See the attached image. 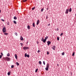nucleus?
Returning <instances> with one entry per match:
<instances>
[{
	"label": "nucleus",
	"mask_w": 76,
	"mask_h": 76,
	"mask_svg": "<svg viewBox=\"0 0 76 76\" xmlns=\"http://www.w3.org/2000/svg\"><path fill=\"white\" fill-rule=\"evenodd\" d=\"M3 60H4L5 61H9L10 60V58H9L8 57H4L3 58Z\"/></svg>",
	"instance_id": "nucleus-1"
},
{
	"label": "nucleus",
	"mask_w": 76,
	"mask_h": 76,
	"mask_svg": "<svg viewBox=\"0 0 76 76\" xmlns=\"http://www.w3.org/2000/svg\"><path fill=\"white\" fill-rule=\"evenodd\" d=\"M2 31H3V32L4 33L6 32V27H4L2 29Z\"/></svg>",
	"instance_id": "nucleus-2"
},
{
	"label": "nucleus",
	"mask_w": 76,
	"mask_h": 76,
	"mask_svg": "<svg viewBox=\"0 0 76 76\" xmlns=\"http://www.w3.org/2000/svg\"><path fill=\"white\" fill-rule=\"evenodd\" d=\"M29 48L28 47H23V49L24 50H27V49H29Z\"/></svg>",
	"instance_id": "nucleus-3"
},
{
	"label": "nucleus",
	"mask_w": 76,
	"mask_h": 76,
	"mask_svg": "<svg viewBox=\"0 0 76 76\" xmlns=\"http://www.w3.org/2000/svg\"><path fill=\"white\" fill-rule=\"evenodd\" d=\"M25 57H29V55H27L26 53L25 55Z\"/></svg>",
	"instance_id": "nucleus-4"
},
{
	"label": "nucleus",
	"mask_w": 76,
	"mask_h": 76,
	"mask_svg": "<svg viewBox=\"0 0 76 76\" xmlns=\"http://www.w3.org/2000/svg\"><path fill=\"white\" fill-rule=\"evenodd\" d=\"M52 48H53V50H55V49H56V46H53L52 47Z\"/></svg>",
	"instance_id": "nucleus-5"
},
{
	"label": "nucleus",
	"mask_w": 76,
	"mask_h": 76,
	"mask_svg": "<svg viewBox=\"0 0 76 76\" xmlns=\"http://www.w3.org/2000/svg\"><path fill=\"white\" fill-rule=\"evenodd\" d=\"M47 43H48V45H49L51 44V42H50V41H48L47 42Z\"/></svg>",
	"instance_id": "nucleus-6"
},
{
	"label": "nucleus",
	"mask_w": 76,
	"mask_h": 76,
	"mask_svg": "<svg viewBox=\"0 0 76 76\" xmlns=\"http://www.w3.org/2000/svg\"><path fill=\"white\" fill-rule=\"evenodd\" d=\"M68 12H69V9H66V11L65 12V13H66V14H67L68 13Z\"/></svg>",
	"instance_id": "nucleus-7"
},
{
	"label": "nucleus",
	"mask_w": 76,
	"mask_h": 76,
	"mask_svg": "<svg viewBox=\"0 0 76 76\" xmlns=\"http://www.w3.org/2000/svg\"><path fill=\"white\" fill-rule=\"evenodd\" d=\"M39 23V20H38L37 23V25H38Z\"/></svg>",
	"instance_id": "nucleus-8"
},
{
	"label": "nucleus",
	"mask_w": 76,
	"mask_h": 76,
	"mask_svg": "<svg viewBox=\"0 0 76 76\" xmlns=\"http://www.w3.org/2000/svg\"><path fill=\"white\" fill-rule=\"evenodd\" d=\"M15 58H16V59H18V56H17V54H15Z\"/></svg>",
	"instance_id": "nucleus-9"
},
{
	"label": "nucleus",
	"mask_w": 76,
	"mask_h": 76,
	"mask_svg": "<svg viewBox=\"0 0 76 76\" xmlns=\"http://www.w3.org/2000/svg\"><path fill=\"white\" fill-rule=\"evenodd\" d=\"M46 67L49 68V64H47L46 65Z\"/></svg>",
	"instance_id": "nucleus-10"
},
{
	"label": "nucleus",
	"mask_w": 76,
	"mask_h": 76,
	"mask_svg": "<svg viewBox=\"0 0 76 76\" xmlns=\"http://www.w3.org/2000/svg\"><path fill=\"white\" fill-rule=\"evenodd\" d=\"M20 39L22 41H23V37H22V36H21L20 37Z\"/></svg>",
	"instance_id": "nucleus-11"
},
{
	"label": "nucleus",
	"mask_w": 76,
	"mask_h": 76,
	"mask_svg": "<svg viewBox=\"0 0 76 76\" xmlns=\"http://www.w3.org/2000/svg\"><path fill=\"white\" fill-rule=\"evenodd\" d=\"M11 72H10H10H8V76H10V73H11Z\"/></svg>",
	"instance_id": "nucleus-12"
},
{
	"label": "nucleus",
	"mask_w": 76,
	"mask_h": 76,
	"mask_svg": "<svg viewBox=\"0 0 76 76\" xmlns=\"http://www.w3.org/2000/svg\"><path fill=\"white\" fill-rule=\"evenodd\" d=\"M42 41H43L44 43H45V41H46V40L45 39Z\"/></svg>",
	"instance_id": "nucleus-13"
},
{
	"label": "nucleus",
	"mask_w": 76,
	"mask_h": 76,
	"mask_svg": "<svg viewBox=\"0 0 76 76\" xmlns=\"http://www.w3.org/2000/svg\"><path fill=\"white\" fill-rule=\"evenodd\" d=\"M14 19L15 20H16L17 19V18L16 16H15L14 17Z\"/></svg>",
	"instance_id": "nucleus-14"
},
{
	"label": "nucleus",
	"mask_w": 76,
	"mask_h": 76,
	"mask_svg": "<svg viewBox=\"0 0 76 76\" xmlns=\"http://www.w3.org/2000/svg\"><path fill=\"white\" fill-rule=\"evenodd\" d=\"M27 28L28 29H30V26H28Z\"/></svg>",
	"instance_id": "nucleus-15"
},
{
	"label": "nucleus",
	"mask_w": 76,
	"mask_h": 76,
	"mask_svg": "<svg viewBox=\"0 0 76 76\" xmlns=\"http://www.w3.org/2000/svg\"><path fill=\"white\" fill-rule=\"evenodd\" d=\"M45 69L46 70V71H48V68H47L46 67V68H45Z\"/></svg>",
	"instance_id": "nucleus-16"
},
{
	"label": "nucleus",
	"mask_w": 76,
	"mask_h": 76,
	"mask_svg": "<svg viewBox=\"0 0 76 76\" xmlns=\"http://www.w3.org/2000/svg\"><path fill=\"white\" fill-rule=\"evenodd\" d=\"M39 63L40 64H42V62H41V61H39Z\"/></svg>",
	"instance_id": "nucleus-17"
},
{
	"label": "nucleus",
	"mask_w": 76,
	"mask_h": 76,
	"mask_svg": "<svg viewBox=\"0 0 76 76\" xmlns=\"http://www.w3.org/2000/svg\"><path fill=\"white\" fill-rule=\"evenodd\" d=\"M48 37L47 36L45 37V39L46 40V39H48Z\"/></svg>",
	"instance_id": "nucleus-18"
},
{
	"label": "nucleus",
	"mask_w": 76,
	"mask_h": 76,
	"mask_svg": "<svg viewBox=\"0 0 76 76\" xmlns=\"http://www.w3.org/2000/svg\"><path fill=\"white\" fill-rule=\"evenodd\" d=\"M7 57H9V56H10V54H9V53H8L7 55Z\"/></svg>",
	"instance_id": "nucleus-19"
},
{
	"label": "nucleus",
	"mask_w": 76,
	"mask_h": 76,
	"mask_svg": "<svg viewBox=\"0 0 76 76\" xmlns=\"http://www.w3.org/2000/svg\"><path fill=\"white\" fill-rule=\"evenodd\" d=\"M33 27H35V23H33Z\"/></svg>",
	"instance_id": "nucleus-20"
},
{
	"label": "nucleus",
	"mask_w": 76,
	"mask_h": 76,
	"mask_svg": "<svg viewBox=\"0 0 76 76\" xmlns=\"http://www.w3.org/2000/svg\"><path fill=\"white\" fill-rule=\"evenodd\" d=\"M4 34L5 35H7L8 34V33H4Z\"/></svg>",
	"instance_id": "nucleus-21"
},
{
	"label": "nucleus",
	"mask_w": 76,
	"mask_h": 76,
	"mask_svg": "<svg viewBox=\"0 0 76 76\" xmlns=\"http://www.w3.org/2000/svg\"><path fill=\"white\" fill-rule=\"evenodd\" d=\"M16 64L17 66H19V64L18 62H16Z\"/></svg>",
	"instance_id": "nucleus-22"
},
{
	"label": "nucleus",
	"mask_w": 76,
	"mask_h": 76,
	"mask_svg": "<svg viewBox=\"0 0 76 76\" xmlns=\"http://www.w3.org/2000/svg\"><path fill=\"white\" fill-rule=\"evenodd\" d=\"M71 11H72V8H70L69 10V12H71Z\"/></svg>",
	"instance_id": "nucleus-23"
},
{
	"label": "nucleus",
	"mask_w": 76,
	"mask_h": 76,
	"mask_svg": "<svg viewBox=\"0 0 76 76\" xmlns=\"http://www.w3.org/2000/svg\"><path fill=\"white\" fill-rule=\"evenodd\" d=\"M13 23H15V24H16V22L15 21H14Z\"/></svg>",
	"instance_id": "nucleus-24"
},
{
	"label": "nucleus",
	"mask_w": 76,
	"mask_h": 76,
	"mask_svg": "<svg viewBox=\"0 0 76 76\" xmlns=\"http://www.w3.org/2000/svg\"><path fill=\"white\" fill-rule=\"evenodd\" d=\"M61 54L62 55V56H64V52H63Z\"/></svg>",
	"instance_id": "nucleus-25"
},
{
	"label": "nucleus",
	"mask_w": 76,
	"mask_h": 76,
	"mask_svg": "<svg viewBox=\"0 0 76 76\" xmlns=\"http://www.w3.org/2000/svg\"><path fill=\"white\" fill-rule=\"evenodd\" d=\"M75 55V52H73L72 54V56H74Z\"/></svg>",
	"instance_id": "nucleus-26"
},
{
	"label": "nucleus",
	"mask_w": 76,
	"mask_h": 76,
	"mask_svg": "<svg viewBox=\"0 0 76 76\" xmlns=\"http://www.w3.org/2000/svg\"><path fill=\"white\" fill-rule=\"evenodd\" d=\"M44 40V37H42V39H41L42 41Z\"/></svg>",
	"instance_id": "nucleus-27"
},
{
	"label": "nucleus",
	"mask_w": 76,
	"mask_h": 76,
	"mask_svg": "<svg viewBox=\"0 0 76 76\" xmlns=\"http://www.w3.org/2000/svg\"><path fill=\"white\" fill-rule=\"evenodd\" d=\"M15 34L16 35V36H18V34H17V33L15 32Z\"/></svg>",
	"instance_id": "nucleus-28"
},
{
	"label": "nucleus",
	"mask_w": 76,
	"mask_h": 76,
	"mask_svg": "<svg viewBox=\"0 0 76 76\" xmlns=\"http://www.w3.org/2000/svg\"><path fill=\"white\" fill-rule=\"evenodd\" d=\"M38 69H36L35 70V72H37V71H38Z\"/></svg>",
	"instance_id": "nucleus-29"
},
{
	"label": "nucleus",
	"mask_w": 76,
	"mask_h": 76,
	"mask_svg": "<svg viewBox=\"0 0 76 76\" xmlns=\"http://www.w3.org/2000/svg\"><path fill=\"white\" fill-rule=\"evenodd\" d=\"M57 40H58V41L59 40V37H57Z\"/></svg>",
	"instance_id": "nucleus-30"
},
{
	"label": "nucleus",
	"mask_w": 76,
	"mask_h": 76,
	"mask_svg": "<svg viewBox=\"0 0 76 76\" xmlns=\"http://www.w3.org/2000/svg\"><path fill=\"white\" fill-rule=\"evenodd\" d=\"M43 64H44V65H45V61H43Z\"/></svg>",
	"instance_id": "nucleus-31"
},
{
	"label": "nucleus",
	"mask_w": 76,
	"mask_h": 76,
	"mask_svg": "<svg viewBox=\"0 0 76 76\" xmlns=\"http://www.w3.org/2000/svg\"><path fill=\"white\" fill-rule=\"evenodd\" d=\"M14 67V65H12L11 66V68H12Z\"/></svg>",
	"instance_id": "nucleus-32"
},
{
	"label": "nucleus",
	"mask_w": 76,
	"mask_h": 76,
	"mask_svg": "<svg viewBox=\"0 0 76 76\" xmlns=\"http://www.w3.org/2000/svg\"><path fill=\"white\" fill-rule=\"evenodd\" d=\"M27 0H23V2H25V1H26Z\"/></svg>",
	"instance_id": "nucleus-33"
},
{
	"label": "nucleus",
	"mask_w": 76,
	"mask_h": 76,
	"mask_svg": "<svg viewBox=\"0 0 76 76\" xmlns=\"http://www.w3.org/2000/svg\"><path fill=\"white\" fill-rule=\"evenodd\" d=\"M7 24L8 25H10L9 22H8L7 23Z\"/></svg>",
	"instance_id": "nucleus-34"
},
{
	"label": "nucleus",
	"mask_w": 76,
	"mask_h": 76,
	"mask_svg": "<svg viewBox=\"0 0 76 76\" xmlns=\"http://www.w3.org/2000/svg\"><path fill=\"white\" fill-rule=\"evenodd\" d=\"M43 10H44V9L42 8V9L41 10V12H42V11H43Z\"/></svg>",
	"instance_id": "nucleus-35"
},
{
	"label": "nucleus",
	"mask_w": 76,
	"mask_h": 76,
	"mask_svg": "<svg viewBox=\"0 0 76 76\" xmlns=\"http://www.w3.org/2000/svg\"><path fill=\"white\" fill-rule=\"evenodd\" d=\"M1 57H2V55H0V58H1Z\"/></svg>",
	"instance_id": "nucleus-36"
},
{
	"label": "nucleus",
	"mask_w": 76,
	"mask_h": 76,
	"mask_svg": "<svg viewBox=\"0 0 76 76\" xmlns=\"http://www.w3.org/2000/svg\"><path fill=\"white\" fill-rule=\"evenodd\" d=\"M34 9H35V7H33L32 8V10H33Z\"/></svg>",
	"instance_id": "nucleus-37"
},
{
	"label": "nucleus",
	"mask_w": 76,
	"mask_h": 76,
	"mask_svg": "<svg viewBox=\"0 0 76 76\" xmlns=\"http://www.w3.org/2000/svg\"><path fill=\"white\" fill-rule=\"evenodd\" d=\"M63 33H61L60 34V36H62V35H63Z\"/></svg>",
	"instance_id": "nucleus-38"
},
{
	"label": "nucleus",
	"mask_w": 76,
	"mask_h": 76,
	"mask_svg": "<svg viewBox=\"0 0 76 76\" xmlns=\"http://www.w3.org/2000/svg\"><path fill=\"white\" fill-rule=\"evenodd\" d=\"M1 20L3 21V22H4V20L3 19H1Z\"/></svg>",
	"instance_id": "nucleus-39"
},
{
	"label": "nucleus",
	"mask_w": 76,
	"mask_h": 76,
	"mask_svg": "<svg viewBox=\"0 0 76 76\" xmlns=\"http://www.w3.org/2000/svg\"><path fill=\"white\" fill-rule=\"evenodd\" d=\"M58 30H59V29L58 28L56 29V31H58Z\"/></svg>",
	"instance_id": "nucleus-40"
},
{
	"label": "nucleus",
	"mask_w": 76,
	"mask_h": 76,
	"mask_svg": "<svg viewBox=\"0 0 76 76\" xmlns=\"http://www.w3.org/2000/svg\"><path fill=\"white\" fill-rule=\"evenodd\" d=\"M47 54H49V52H47Z\"/></svg>",
	"instance_id": "nucleus-41"
},
{
	"label": "nucleus",
	"mask_w": 76,
	"mask_h": 76,
	"mask_svg": "<svg viewBox=\"0 0 76 76\" xmlns=\"http://www.w3.org/2000/svg\"><path fill=\"white\" fill-rule=\"evenodd\" d=\"M46 18L47 19H48V16H47H47Z\"/></svg>",
	"instance_id": "nucleus-42"
},
{
	"label": "nucleus",
	"mask_w": 76,
	"mask_h": 76,
	"mask_svg": "<svg viewBox=\"0 0 76 76\" xmlns=\"http://www.w3.org/2000/svg\"><path fill=\"white\" fill-rule=\"evenodd\" d=\"M1 54L2 56H3V53H1Z\"/></svg>",
	"instance_id": "nucleus-43"
},
{
	"label": "nucleus",
	"mask_w": 76,
	"mask_h": 76,
	"mask_svg": "<svg viewBox=\"0 0 76 76\" xmlns=\"http://www.w3.org/2000/svg\"><path fill=\"white\" fill-rule=\"evenodd\" d=\"M37 53H39V50L37 51Z\"/></svg>",
	"instance_id": "nucleus-44"
},
{
	"label": "nucleus",
	"mask_w": 76,
	"mask_h": 76,
	"mask_svg": "<svg viewBox=\"0 0 76 76\" xmlns=\"http://www.w3.org/2000/svg\"><path fill=\"white\" fill-rule=\"evenodd\" d=\"M48 25V26H50V24H49Z\"/></svg>",
	"instance_id": "nucleus-45"
},
{
	"label": "nucleus",
	"mask_w": 76,
	"mask_h": 76,
	"mask_svg": "<svg viewBox=\"0 0 76 76\" xmlns=\"http://www.w3.org/2000/svg\"><path fill=\"white\" fill-rule=\"evenodd\" d=\"M37 44H38V42H37Z\"/></svg>",
	"instance_id": "nucleus-46"
},
{
	"label": "nucleus",
	"mask_w": 76,
	"mask_h": 76,
	"mask_svg": "<svg viewBox=\"0 0 76 76\" xmlns=\"http://www.w3.org/2000/svg\"><path fill=\"white\" fill-rule=\"evenodd\" d=\"M72 72H71V76H72Z\"/></svg>",
	"instance_id": "nucleus-47"
},
{
	"label": "nucleus",
	"mask_w": 76,
	"mask_h": 76,
	"mask_svg": "<svg viewBox=\"0 0 76 76\" xmlns=\"http://www.w3.org/2000/svg\"><path fill=\"white\" fill-rule=\"evenodd\" d=\"M20 45H22V44H23V43H20Z\"/></svg>",
	"instance_id": "nucleus-48"
},
{
	"label": "nucleus",
	"mask_w": 76,
	"mask_h": 76,
	"mask_svg": "<svg viewBox=\"0 0 76 76\" xmlns=\"http://www.w3.org/2000/svg\"><path fill=\"white\" fill-rule=\"evenodd\" d=\"M57 66H58H58H59V65H58V64H57Z\"/></svg>",
	"instance_id": "nucleus-49"
},
{
	"label": "nucleus",
	"mask_w": 76,
	"mask_h": 76,
	"mask_svg": "<svg viewBox=\"0 0 76 76\" xmlns=\"http://www.w3.org/2000/svg\"><path fill=\"white\" fill-rule=\"evenodd\" d=\"M0 13H1V10H0Z\"/></svg>",
	"instance_id": "nucleus-50"
},
{
	"label": "nucleus",
	"mask_w": 76,
	"mask_h": 76,
	"mask_svg": "<svg viewBox=\"0 0 76 76\" xmlns=\"http://www.w3.org/2000/svg\"><path fill=\"white\" fill-rule=\"evenodd\" d=\"M23 44H22V45H21V46H22V45H23Z\"/></svg>",
	"instance_id": "nucleus-51"
},
{
	"label": "nucleus",
	"mask_w": 76,
	"mask_h": 76,
	"mask_svg": "<svg viewBox=\"0 0 76 76\" xmlns=\"http://www.w3.org/2000/svg\"><path fill=\"white\" fill-rule=\"evenodd\" d=\"M47 10H48V8H47Z\"/></svg>",
	"instance_id": "nucleus-52"
},
{
	"label": "nucleus",
	"mask_w": 76,
	"mask_h": 76,
	"mask_svg": "<svg viewBox=\"0 0 76 76\" xmlns=\"http://www.w3.org/2000/svg\"><path fill=\"white\" fill-rule=\"evenodd\" d=\"M75 16H76V14H75Z\"/></svg>",
	"instance_id": "nucleus-53"
}]
</instances>
